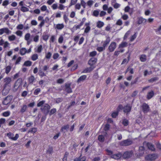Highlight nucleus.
Returning a JSON list of instances; mask_svg holds the SVG:
<instances>
[{"mask_svg":"<svg viewBox=\"0 0 161 161\" xmlns=\"http://www.w3.org/2000/svg\"><path fill=\"white\" fill-rule=\"evenodd\" d=\"M157 156L155 154H149L145 157V159L147 160L153 161L156 159Z\"/></svg>","mask_w":161,"mask_h":161,"instance_id":"obj_7","label":"nucleus"},{"mask_svg":"<svg viewBox=\"0 0 161 161\" xmlns=\"http://www.w3.org/2000/svg\"><path fill=\"white\" fill-rule=\"evenodd\" d=\"M77 2V0H71L70 6L75 4Z\"/></svg>","mask_w":161,"mask_h":161,"instance_id":"obj_62","label":"nucleus"},{"mask_svg":"<svg viewBox=\"0 0 161 161\" xmlns=\"http://www.w3.org/2000/svg\"><path fill=\"white\" fill-rule=\"evenodd\" d=\"M50 108V106L47 104H46L44 106H42L41 109L42 112L45 114L47 115L49 112V110Z\"/></svg>","mask_w":161,"mask_h":161,"instance_id":"obj_3","label":"nucleus"},{"mask_svg":"<svg viewBox=\"0 0 161 161\" xmlns=\"http://www.w3.org/2000/svg\"><path fill=\"white\" fill-rule=\"evenodd\" d=\"M21 10L23 12H25L28 11H29V9L25 7L22 6L21 8Z\"/></svg>","mask_w":161,"mask_h":161,"instance_id":"obj_34","label":"nucleus"},{"mask_svg":"<svg viewBox=\"0 0 161 161\" xmlns=\"http://www.w3.org/2000/svg\"><path fill=\"white\" fill-rule=\"evenodd\" d=\"M146 21V19L143 18L142 17H140L138 19V23L139 24H140L143 23H145Z\"/></svg>","mask_w":161,"mask_h":161,"instance_id":"obj_25","label":"nucleus"},{"mask_svg":"<svg viewBox=\"0 0 161 161\" xmlns=\"http://www.w3.org/2000/svg\"><path fill=\"white\" fill-rule=\"evenodd\" d=\"M131 106H130V104H127L124 107L123 111L127 114L131 111Z\"/></svg>","mask_w":161,"mask_h":161,"instance_id":"obj_10","label":"nucleus"},{"mask_svg":"<svg viewBox=\"0 0 161 161\" xmlns=\"http://www.w3.org/2000/svg\"><path fill=\"white\" fill-rule=\"evenodd\" d=\"M38 58V55L36 54H33L31 56V59L33 61H35Z\"/></svg>","mask_w":161,"mask_h":161,"instance_id":"obj_32","label":"nucleus"},{"mask_svg":"<svg viewBox=\"0 0 161 161\" xmlns=\"http://www.w3.org/2000/svg\"><path fill=\"white\" fill-rule=\"evenodd\" d=\"M19 53L21 55H24L27 53V50L25 48H22L20 49Z\"/></svg>","mask_w":161,"mask_h":161,"instance_id":"obj_23","label":"nucleus"},{"mask_svg":"<svg viewBox=\"0 0 161 161\" xmlns=\"http://www.w3.org/2000/svg\"><path fill=\"white\" fill-rule=\"evenodd\" d=\"M14 134L11 132H9L7 134V136L8 137L12 140L16 141V140L19 137L18 134H16L15 136L14 137Z\"/></svg>","mask_w":161,"mask_h":161,"instance_id":"obj_6","label":"nucleus"},{"mask_svg":"<svg viewBox=\"0 0 161 161\" xmlns=\"http://www.w3.org/2000/svg\"><path fill=\"white\" fill-rule=\"evenodd\" d=\"M133 143L132 140L130 139L123 140L119 143V145L122 146H128L131 145Z\"/></svg>","mask_w":161,"mask_h":161,"instance_id":"obj_1","label":"nucleus"},{"mask_svg":"<svg viewBox=\"0 0 161 161\" xmlns=\"http://www.w3.org/2000/svg\"><path fill=\"white\" fill-rule=\"evenodd\" d=\"M41 90L40 88H37L35 90L34 92L35 95H37L40 92Z\"/></svg>","mask_w":161,"mask_h":161,"instance_id":"obj_49","label":"nucleus"},{"mask_svg":"<svg viewBox=\"0 0 161 161\" xmlns=\"http://www.w3.org/2000/svg\"><path fill=\"white\" fill-rule=\"evenodd\" d=\"M37 130V129L36 128H33L31 130H29V132L35 133Z\"/></svg>","mask_w":161,"mask_h":161,"instance_id":"obj_52","label":"nucleus"},{"mask_svg":"<svg viewBox=\"0 0 161 161\" xmlns=\"http://www.w3.org/2000/svg\"><path fill=\"white\" fill-rule=\"evenodd\" d=\"M42 45H40L38 47L36 52L37 53H40L41 52L42 49Z\"/></svg>","mask_w":161,"mask_h":161,"instance_id":"obj_51","label":"nucleus"},{"mask_svg":"<svg viewBox=\"0 0 161 161\" xmlns=\"http://www.w3.org/2000/svg\"><path fill=\"white\" fill-rule=\"evenodd\" d=\"M94 68V67H93L92 66H91L89 68H87L86 69H85L82 72V73H86L87 72H90Z\"/></svg>","mask_w":161,"mask_h":161,"instance_id":"obj_16","label":"nucleus"},{"mask_svg":"<svg viewBox=\"0 0 161 161\" xmlns=\"http://www.w3.org/2000/svg\"><path fill=\"white\" fill-rule=\"evenodd\" d=\"M10 114V112L9 111H6L3 112L2 114L3 116L7 117Z\"/></svg>","mask_w":161,"mask_h":161,"instance_id":"obj_46","label":"nucleus"},{"mask_svg":"<svg viewBox=\"0 0 161 161\" xmlns=\"http://www.w3.org/2000/svg\"><path fill=\"white\" fill-rule=\"evenodd\" d=\"M136 33V32H135L134 35L131 36L130 38V41H133L136 38L137 36Z\"/></svg>","mask_w":161,"mask_h":161,"instance_id":"obj_41","label":"nucleus"},{"mask_svg":"<svg viewBox=\"0 0 161 161\" xmlns=\"http://www.w3.org/2000/svg\"><path fill=\"white\" fill-rule=\"evenodd\" d=\"M4 33L5 32L7 34H9L11 33V31H10L8 28H3Z\"/></svg>","mask_w":161,"mask_h":161,"instance_id":"obj_36","label":"nucleus"},{"mask_svg":"<svg viewBox=\"0 0 161 161\" xmlns=\"http://www.w3.org/2000/svg\"><path fill=\"white\" fill-rule=\"evenodd\" d=\"M8 39L10 41H13L16 39V36L15 35H13L11 36H10L8 37Z\"/></svg>","mask_w":161,"mask_h":161,"instance_id":"obj_37","label":"nucleus"},{"mask_svg":"<svg viewBox=\"0 0 161 161\" xmlns=\"http://www.w3.org/2000/svg\"><path fill=\"white\" fill-rule=\"evenodd\" d=\"M70 86V84H65L64 89L68 93H71L72 92Z\"/></svg>","mask_w":161,"mask_h":161,"instance_id":"obj_14","label":"nucleus"},{"mask_svg":"<svg viewBox=\"0 0 161 161\" xmlns=\"http://www.w3.org/2000/svg\"><path fill=\"white\" fill-rule=\"evenodd\" d=\"M141 108L142 111L144 113H147L150 110L149 106L146 103H144L141 106Z\"/></svg>","mask_w":161,"mask_h":161,"instance_id":"obj_5","label":"nucleus"},{"mask_svg":"<svg viewBox=\"0 0 161 161\" xmlns=\"http://www.w3.org/2000/svg\"><path fill=\"white\" fill-rule=\"evenodd\" d=\"M22 79L21 78L18 79L15 82L14 88L15 91L17 90L19 88H21L22 85Z\"/></svg>","mask_w":161,"mask_h":161,"instance_id":"obj_2","label":"nucleus"},{"mask_svg":"<svg viewBox=\"0 0 161 161\" xmlns=\"http://www.w3.org/2000/svg\"><path fill=\"white\" fill-rule=\"evenodd\" d=\"M39 74L41 77H42L46 76L45 74L43 72L41 69H40L39 72Z\"/></svg>","mask_w":161,"mask_h":161,"instance_id":"obj_39","label":"nucleus"},{"mask_svg":"<svg viewBox=\"0 0 161 161\" xmlns=\"http://www.w3.org/2000/svg\"><path fill=\"white\" fill-rule=\"evenodd\" d=\"M90 30V26H87L86 27L85 30L84 32L87 33Z\"/></svg>","mask_w":161,"mask_h":161,"instance_id":"obj_55","label":"nucleus"},{"mask_svg":"<svg viewBox=\"0 0 161 161\" xmlns=\"http://www.w3.org/2000/svg\"><path fill=\"white\" fill-rule=\"evenodd\" d=\"M124 107H123L122 105L120 104L117 107V111L119 112L120 109H124Z\"/></svg>","mask_w":161,"mask_h":161,"instance_id":"obj_43","label":"nucleus"},{"mask_svg":"<svg viewBox=\"0 0 161 161\" xmlns=\"http://www.w3.org/2000/svg\"><path fill=\"white\" fill-rule=\"evenodd\" d=\"M122 155L120 153H119L116 154H114L110 156L111 158H114L115 159H119L122 157Z\"/></svg>","mask_w":161,"mask_h":161,"instance_id":"obj_11","label":"nucleus"},{"mask_svg":"<svg viewBox=\"0 0 161 161\" xmlns=\"http://www.w3.org/2000/svg\"><path fill=\"white\" fill-rule=\"evenodd\" d=\"M119 112L117 111L113 113L112 114V116L113 118H115L118 114Z\"/></svg>","mask_w":161,"mask_h":161,"instance_id":"obj_40","label":"nucleus"},{"mask_svg":"<svg viewBox=\"0 0 161 161\" xmlns=\"http://www.w3.org/2000/svg\"><path fill=\"white\" fill-rule=\"evenodd\" d=\"M12 99V96H8L6 97L3 102V104L5 105H8L11 101Z\"/></svg>","mask_w":161,"mask_h":161,"instance_id":"obj_8","label":"nucleus"},{"mask_svg":"<svg viewBox=\"0 0 161 161\" xmlns=\"http://www.w3.org/2000/svg\"><path fill=\"white\" fill-rule=\"evenodd\" d=\"M45 103V101L44 100H42V101H41L37 103V106L39 107L41 106H42L43 105V104H44Z\"/></svg>","mask_w":161,"mask_h":161,"instance_id":"obj_42","label":"nucleus"},{"mask_svg":"<svg viewBox=\"0 0 161 161\" xmlns=\"http://www.w3.org/2000/svg\"><path fill=\"white\" fill-rule=\"evenodd\" d=\"M138 92V91H134L131 94V97H135L137 94Z\"/></svg>","mask_w":161,"mask_h":161,"instance_id":"obj_56","label":"nucleus"},{"mask_svg":"<svg viewBox=\"0 0 161 161\" xmlns=\"http://www.w3.org/2000/svg\"><path fill=\"white\" fill-rule=\"evenodd\" d=\"M11 81V79L9 77H7L4 79V82L5 83L4 86H6L10 84Z\"/></svg>","mask_w":161,"mask_h":161,"instance_id":"obj_13","label":"nucleus"},{"mask_svg":"<svg viewBox=\"0 0 161 161\" xmlns=\"http://www.w3.org/2000/svg\"><path fill=\"white\" fill-rule=\"evenodd\" d=\"M69 128V125H67L63 126L61 129V131L62 130V131H64V133L67 132V130Z\"/></svg>","mask_w":161,"mask_h":161,"instance_id":"obj_26","label":"nucleus"},{"mask_svg":"<svg viewBox=\"0 0 161 161\" xmlns=\"http://www.w3.org/2000/svg\"><path fill=\"white\" fill-rule=\"evenodd\" d=\"M27 108V106L26 105H23L21 108L20 110V112L22 113H23L26 110Z\"/></svg>","mask_w":161,"mask_h":161,"instance_id":"obj_31","label":"nucleus"},{"mask_svg":"<svg viewBox=\"0 0 161 161\" xmlns=\"http://www.w3.org/2000/svg\"><path fill=\"white\" fill-rule=\"evenodd\" d=\"M144 144H145L148 147V148L152 151H154L155 148L153 145L150 143H144Z\"/></svg>","mask_w":161,"mask_h":161,"instance_id":"obj_15","label":"nucleus"},{"mask_svg":"<svg viewBox=\"0 0 161 161\" xmlns=\"http://www.w3.org/2000/svg\"><path fill=\"white\" fill-rule=\"evenodd\" d=\"M16 34L18 36H21L22 35V32L21 31H18L16 32Z\"/></svg>","mask_w":161,"mask_h":161,"instance_id":"obj_59","label":"nucleus"},{"mask_svg":"<svg viewBox=\"0 0 161 161\" xmlns=\"http://www.w3.org/2000/svg\"><path fill=\"white\" fill-rule=\"evenodd\" d=\"M116 43L114 42H112L109 46L108 49L110 52H112L116 47Z\"/></svg>","mask_w":161,"mask_h":161,"instance_id":"obj_9","label":"nucleus"},{"mask_svg":"<svg viewBox=\"0 0 161 161\" xmlns=\"http://www.w3.org/2000/svg\"><path fill=\"white\" fill-rule=\"evenodd\" d=\"M52 56V53L50 52H48L46 54V58L47 59H50Z\"/></svg>","mask_w":161,"mask_h":161,"instance_id":"obj_50","label":"nucleus"},{"mask_svg":"<svg viewBox=\"0 0 161 161\" xmlns=\"http://www.w3.org/2000/svg\"><path fill=\"white\" fill-rule=\"evenodd\" d=\"M97 61V59L95 58H91L88 61V64L91 66H92L93 65L95 64Z\"/></svg>","mask_w":161,"mask_h":161,"instance_id":"obj_12","label":"nucleus"},{"mask_svg":"<svg viewBox=\"0 0 161 161\" xmlns=\"http://www.w3.org/2000/svg\"><path fill=\"white\" fill-rule=\"evenodd\" d=\"M133 155V152L132 151H126L124 153L122 156L125 159H128L131 157Z\"/></svg>","mask_w":161,"mask_h":161,"instance_id":"obj_4","label":"nucleus"},{"mask_svg":"<svg viewBox=\"0 0 161 161\" xmlns=\"http://www.w3.org/2000/svg\"><path fill=\"white\" fill-rule=\"evenodd\" d=\"M105 49V48L104 47H98L97 48V50L99 52H101L103 51Z\"/></svg>","mask_w":161,"mask_h":161,"instance_id":"obj_38","label":"nucleus"},{"mask_svg":"<svg viewBox=\"0 0 161 161\" xmlns=\"http://www.w3.org/2000/svg\"><path fill=\"white\" fill-rule=\"evenodd\" d=\"M140 59L142 62H145L146 60V56L145 55H142L140 57Z\"/></svg>","mask_w":161,"mask_h":161,"instance_id":"obj_33","label":"nucleus"},{"mask_svg":"<svg viewBox=\"0 0 161 161\" xmlns=\"http://www.w3.org/2000/svg\"><path fill=\"white\" fill-rule=\"evenodd\" d=\"M110 41V38L108 36L107 37L106 40L104 41L103 45V46L105 48L107 46V45L109 44Z\"/></svg>","mask_w":161,"mask_h":161,"instance_id":"obj_18","label":"nucleus"},{"mask_svg":"<svg viewBox=\"0 0 161 161\" xmlns=\"http://www.w3.org/2000/svg\"><path fill=\"white\" fill-rule=\"evenodd\" d=\"M35 79L33 75H31L28 78V80L29 84H32L34 81Z\"/></svg>","mask_w":161,"mask_h":161,"instance_id":"obj_24","label":"nucleus"},{"mask_svg":"<svg viewBox=\"0 0 161 161\" xmlns=\"http://www.w3.org/2000/svg\"><path fill=\"white\" fill-rule=\"evenodd\" d=\"M122 124L124 126H127L129 124L128 120L126 119H124L122 120Z\"/></svg>","mask_w":161,"mask_h":161,"instance_id":"obj_29","label":"nucleus"},{"mask_svg":"<svg viewBox=\"0 0 161 161\" xmlns=\"http://www.w3.org/2000/svg\"><path fill=\"white\" fill-rule=\"evenodd\" d=\"M110 127V125L109 124H106L104 128V129L105 131H107L109 130Z\"/></svg>","mask_w":161,"mask_h":161,"instance_id":"obj_57","label":"nucleus"},{"mask_svg":"<svg viewBox=\"0 0 161 161\" xmlns=\"http://www.w3.org/2000/svg\"><path fill=\"white\" fill-rule=\"evenodd\" d=\"M23 28V25L22 24L19 25L17 27V29L20 30L22 29Z\"/></svg>","mask_w":161,"mask_h":161,"instance_id":"obj_64","label":"nucleus"},{"mask_svg":"<svg viewBox=\"0 0 161 161\" xmlns=\"http://www.w3.org/2000/svg\"><path fill=\"white\" fill-rule=\"evenodd\" d=\"M130 33V31H128L125 34L124 37V39L125 40L127 39L128 36L129 35Z\"/></svg>","mask_w":161,"mask_h":161,"instance_id":"obj_48","label":"nucleus"},{"mask_svg":"<svg viewBox=\"0 0 161 161\" xmlns=\"http://www.w3.org/2000/svg\"><path fill=\"white\" fill-rule=\"evenodd\" d=\"M11 69V67L10 66H8L6 68L5 72L7 74H8L10 72Z\"/></svg>","mask_w":161,"mask_h":161,"instance_id":"obj_35","label":"nucleus"},{"mask_svg":"<svg viewBox=\"0 0 161 161\" xmlns=\"http://www.w3.org/2000/svg\"><path fill=\"white\" fill-rule=\"evenodd\" d=\"M99 14V12L97 10H95L94 11L93 14V15L95 16H97Z\"/></svg>","mask_w":161,"mask_h":161,"instance_id":"obj_54","label":"nucleus"},{"mask_svg":"<svg viewBox=\"0 0 161 161\" xmlns=\"http://www.w3.org/2000/svg\"><path fill=\"white\" fill-rule=\"evenodd\" d=\"M144 148L143 146L140 147H139V155L140 156H141L144 153Z\"/></svg>","mask_w":161,"mask_h":161,"instance_id":"obj_17","label":"nucleus"},{"mask_svg":"<svg viewBox=\"0 0 161 161\" xmlns=\"http://www.w3.org/2000/svg\"><path fill=\"white\" fill-rule=\"evenodd\" d=\"M127 46V43L126 42H123L119 45V48L125 47Z\"/></svg>","mask_w":161,"mask_h":161,"instance_id":"obj_27","label":"nucleus"},{"mask_svg":"<svg viewBox=\"0 0 161 161\" xmlns=\"http://www.w3.org/2000/svg\"><path fill=\"white\" fill-rule=\"evenodd\" d=\"M31 24L32 25H37V22L36 20H33L31 21Z\"/></svg>","mask_w":161,"mask_h":161,"instance_id":"obj_63","label":"nucleus"},{"mask_svg":"<svg viewBox=\"0 0 161 161\" xmlns=\"http://www.w3.org/2000/svg\"><path fill=\"white\" fill-rule=\"evenodd\" d=\"M30 34L29 33H27L25 36V38L26 41H28L30 37Z\"/></svg>","mask_w":161,"mask_h":161,"instance_id":"obj_44","label":"nucleus"},{"mask_svg":"<svg viewBox=\"0 0 161 161\" xmlns=\"http://www.w3.org/2000/svg\"><path fill=\"white\" fill-rule=\"evenodd\" d=\"M59 56V55L58 53H55L53 55V58L54 59H57Z\"/></svg>","mask_w":161,"mask_h":161,"instance_id":"obj_61","label":"nucleus"},{"mask_svg":"<svg viewBox=\"0 0 161 161\" xmlns=\"http://www.w3.org/2000/svg\"><path fill=\"white\" fill-rule=\"evenodd\" d=\"M104 25V23L100 21H98L97 23V26L99 28H101Z\"/></svg>","mask_w":161,"mask_h":161,"instance_id":"obj_22","label":"nucleus"},{"mask_svg":"<svg viewBox=\"0 0 161 161\" xmlns=\"http://www.w3.org/2000/svg\"><path fill=\"white\" fill-rule=\"evenodd\" d=\"M98 140L101 142H103L104 141V136L102 135H99L98 137Z\"/></svg>","mask_w":161,"mask_h":161,"instance_id":"obj_28","label":"nucleus"},{"mask_svg":"<svg viewBox=\"0 0 161 161\" xmlns=\"http://www.w3.org/2000/svg\"><path fill=\"white\" fill-rule=\"evenodd\" d=\"M8 90H5L4 89L2 91V94L3 95L5 96H6V95H7L8 94Z\"/></svg>","mask_w":161,"mask_h":161,"instance_id":"obj_45","label":"nucleus"},{"mask_svg":"<svg viewBox=\"0 0 161 161\" xmlns=\"http://www.w3.org/2000/svg\"><path fill=\"white\" fill-rule=\"evenodd\" d=\"M122 24V22L121 20L120 19H119L116 23V25H121Z\"/></svg>","mask_w":161,"mask_h":161,"instance_id":"obj_58","label":"nucleus"},{"mask_svg":"<svg viewBox=\"0 0 161 161\" xmlns=\"http://www.w3.org/2000/svg\"><path fill=\"white\" fill-rule=\"evenodd\" d=\"M32 62L29 60H27L25 61L24 64H23V66H30L32 64Z\"/></svg>","mask_w":161,"mask_h":161,"instance_id":"obj_21","label":"nucleus"},{"mask_svg":"<svg viewBox=\"0 0 161 161\" xmlns=\"http://www.w3.org/2000/svg\"><path fill=\"white\" fill-rule=\"evenodd\" d=\"M158 80V77H154L148 80V81L150 82L153 83L155 82Z\"/></svg>","mask_w":161,"mask_h":161,"instance_id":"obj_30","label":"nucleus"},{"mask_svg":"<svg viewBox=\"0 0 161 161\" xmlns=\"http://www.w3.org/2000/svg\"><path fill=\"white\" fill-rule=\"evenodd\" d=\"M97 54V52L95 51L91 52L90 53V56L91 57H94Z\"/></svg>","mask_w":161,"mask_h":161,"instance_id":"obj_53","label":"nucleus"},{"mask_svg":"<svg viewBox=\"0 0 161 161\" xmlns=\"http://www.w3.org/2000/svg\"><path fill=\"white\" fill-rule=\"evenodd\" d=\"M6 122V120L4 118H1L0 119V124H4Z\"/></svg>","mask_w":161,"mask_h":161,"instance_id":"obj_60","label":"nucleus"},{"mask_svg":"<svg viewBox=\"0 0 161 161\" xmlns=\"http://www.w3.org/2000/svg\"><path fill=\"white\" fill-rule=\"evenodd\" d=\"M86 78V75H83L81 76L77 80V82L79 83L81 81H83L85 80Z\"/></svg>","mask_w":161,"mask_h":161,"instance_id":"obj_20","label":"nucleus"},{"mask_svg":"<svg viewBox=\"0 0 161 161\" xmlns=\"http://www.w3.org/2000/svg\"><path fill=\"white\" fill-rule=\"evenodd\" d=\"M154 95V93L153 91L148 92L147 95V98L148 99H149L152 98Z\"/></svg>","mask_w":161,"mask_h":161,"instance_id":"obj_19","label":"nucleus"},{"mask_svg":"<svg viewBox=\"0 0 161 161\" xmlns=\"http://www.w3.org/2000/svg\"><path fill=\"white\" fill-rule=\"evenodd\" d=\"M53 150V147H49L48 150H47V153L51 154L52 153Z\"/></svg>","mask_w":161,"mask_h":161,"instance_id":"obj_47","label":"nucleus"}]
</instances>
